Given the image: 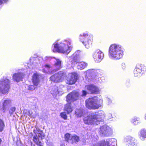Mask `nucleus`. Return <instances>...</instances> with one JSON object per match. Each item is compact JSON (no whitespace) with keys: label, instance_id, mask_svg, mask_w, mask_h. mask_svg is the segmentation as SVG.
Instances as JSON below:
<instances>
[{"label":"nucleus","instance_id":"nucleus-41","mask_svg":"<svg viewBox=\"0 0 146 146\" xmlns=\"http://www.w3.org/2000/svg\"><path fill=\"white\" fill-rule=\"evenodd\" d=\"M72 60H71V62H72Z\"/></svg>","mask_w":146,"mask_h":146},{"label":"nucleus","instance_id":"nucleus-25","mask_svg":"<svg viewBox=\"0 0 146 146\" xmlns=\"http://www.w3.org/2000/svg\"><path fill=\"white\" fill-rule=\"evenodd\" d=\"M140 138L142 140H144L145 138H146V130H141L140 132Z\"/></svg>","mask_w":146,"mask_h":146},{"label":"nucleus","instance_id":"nucleus-35","mask_svg":"<svg viewBox=\"0 0 146 146\" xmlns=\"http://www.w3.org/2000/svg\"><path fill=\"white\" fill-rule=\"evenodd\" d=\"M87 94V92L85 90L82 91V96H85Z\"/></svg>","mask_w":146,"mask_h":146},{"label":"nucleus","instance_id":"nucleus-24","mask_svg":"<svg viewBox=\"0 0 146 146\" xmlns=\"http://www.w3.org/2000/svg\"><path fill=\"white\" fill-rule=\"evenodd\" d=\"M84 110L83 109H79L76 110L75 114L76 117H80L83 115L84 114Z\"/></svg>","mask_w":146,"mask_h":146},{"label":"nucleus","instance_id":"nucleus-11","mask_svg":"<svg viewBox=\"0 0 146 146\" xmlns=\"http://www.w3.org/2000/svg\"><path fill=\"white\" fill-rule=\"evenodd\" d=\"M39 78V76L38 74L36 73L34 74L32 79L33 85H29L28 87V89L32 91L37 88L40 82Z\"/></svg>","mask_w":146,"mask_h":146},{"label":"nucleus","instance_id":"nucleus-5","mask_svg":"<svg viewBox=\"0 0 146 146\" xmlns=\"http://www.w3.org/2000/svg\"><path fill=\"white\" fill-rule=\"evenodd\" d=\"M61 67V61L58 59H56L53 67L49 64H46L44 66L43 70L45 72L52 74L59 70Z\"/></svg>","mask_w":146,"mask_h":146},{"label":"nucleus","instance_id":"nucleus-22","mask_svg":"<svg viewBox=\"0 0 146 146\" xmlns=\"http://www.w3.org/2000/svg\"><path fill=\"white\" fill-rule=\"evenodd\" d=\"M68 103L65 105L64 107V110L68 114L70 113L73 110V108L71 105V102Z\"/></svg>","mask_w":146,"mask_h":146},{"label":"nucleus","instance_id":"nucleus-10","mask_svg":"<svg viewBox=\"0 0 146 146\" xmlns=\"http://www.w3.org/2000/svg\"><path fill=\"white\" fill-rule=\"evenodd\" d=\"M146 71V66L139 64L137 65L134 71V74L135 77L139 78L143 74V72Z\"/></svg>","mask_w":146,"mask_h":146},{"label":"nucleus","instance_id":"nucleus-28","mask_svg":"<svg viewBox=\"0 0 146 146\" xmlns=\"http://www.w3.org/2000/svg\"><path fill=\"white\" fill-rule=\"evenodd\" d=\"M65 138L66 141H68L69 140L72 139V137L70 136V134L67 133L65 135Z\"/></svg>","mask_w":146,"mask_h":146},{"label":"nucleus","instance_id":"nucleus-15","mask_svg":"<svg viewBox=\"0 0 146 146\" xmlns=\"http://www.w3.org/2000/svg\"><path fill=\"white\" fill-rule=\"evenodd\" d=\"M79 97L78 93L76 91H73L67 96L66 100L67 102H71L78 99Z\"/></svg>","mask_w":146,"mask_h":146},{"label":"nucleus","instance_id":"nucleus-36","mask_svg":"<svg viewBox=\"0 0 146 146\" xmlns=\"http://www.w3.org/2000/svg\"><path fill=\"white\" fill-rule=\"evenodd\" d=\"M107 100L108 101V103L109 104H110L112 103V101L110 98H107Z\"/></svg>","mask_w":146,"mask_h":146},{"label":"nucleus","instance_id":"nucleus-34","mask_svg":"<svg viewBox=\"0 0 146 146\" xmlns=\"http://www.w3.org/2000/svg\"><path fill=\"white\" fill-rule=\"evenodd\" d=\"M121 67L122 68L123 70L125 69L127 67V66L125 63H122Z\"/></svg>","mask_w":146,"mask_h":146},{"label":"nucleus","instance_id":"nucleus-20","mask_svg":"<svg viewBox=\"0 0 146 146\" xmlns=\"http://www.w3.org/2000/svg\"><path fill=\"white\" fill-rule=\"evenodd\" d=\"M64 87L63 86H60L59 87L56 86L53 87L51 91V94L54 97H56L59 93L62 92V88Z\"/></svg>","mask_w":146,"mask_h":146},{"label":"nucleus","instance_id":"nucleus-14","mask_svg":"<svg viewBox=\"0 0 146 146\" xmlns=\"http://www.w3.org/2000/svg\"><path fill=\"white\" fill-rule=\"evenodd\" d=\"M116 144V140L114 138L108 139L106 141H102L94 146H115Z\"/></svg>","mask_w":146,"mask_h":146},{"label":"nucleus","instance_id":"nucleus-27","mask_svg":"<svg viewBox=\"0 0 146 146\" xmlns=\"http://www.w3.org/2000/svg\"><path fill=\"white\" fill-rule=\"evenodd\" d=\"M131 122L134 125H137L140 122V119L136 117H134L131 120Z\"/></svg>","mask_w":146,"mask_h":146},{"label":"nucleus","instance_id":"nucleus-13","mask_svg":"<svg viewBox=\"0 0 146 146\" xmlns=\"http://www.w3.org/2000/svg\"><path fill=\"white\" fill-rule=\"evenodd\" d=\"M104 56L103 52L99 49H97L94 51L92 54L94 61L97 62H100L103 58Z\"/></svg>","mask_w":146,"mask_h":146},{"label":"nucleus","instance_id":"nucleus-21","mask_svg":"<svg viewBox=\"0 0 146 146\" xmlns=\"http://www.w3.org/2000/svg\"><path fill=\"white\" fill-rule=\"evenodd\" d=\"M24 76L23 73L19 72L13 74V78L14 81L18 82L22 80Z\"/></svg>","mask_w":146,"mask_h":146},{"label":"nucleus","instance_id":"nucleus-9","mask_svg":"<svg viewBox=\"0 0 146 146\" xmlns=\"http://www.w3.org/2000/svg\"><path fill=\"white\" fill-rule=\"evenodd\" d=\"M66 74L62 72H60L52 76L50 78V80L55 82H62L65 78Z\"/></svg>","mask_w":146,"mask_h":146},{"label":"nucleus","instance_id":"nucleus-38","mask_svg":"<svg viewBox=\"0 0 146 146\" xmlns=\"http://www.w3.org/2000/svg\"><path fill=\"white\" fill-rule=\"evenodd\" d=\"M109 115H110V118H111V117H112V115H111V114H109Z\"/></svg>","mask_w":146,"mask_h":146},{"label":"nucleus","instance_id":"nucleus-29","mask_svg":"<svg viewBox=\"0 0 146 146\" xmlns=\"http://www.w3.org/2000/svg\"><path fill=\"white\" fill-rule=\"evenodd\" d=\"M16 108L14 107H12L9 110V112L10 116L12 115L14 112L15 111Z\"/></svg>","mask_w":146,"mask_h":146},{"label":"nucleus","instance_id":"nucleus-12","mask_svg":"<svg viewBox=\"0 0 146 146\" xmlns=\"http://www.w3.org/2000/svg\"><path fill=\"white\" fill-rule=\"evenodd\" d=\"M99 133L101 136H108L111 134L112 129L108 126L104 125L100 127Z\"/></svg>","mask_w":146,"mask_h":146},{"label":"nucleus","instance_id":"nucleus-4","mask_svg":"<svg viewBox=\"0 0 146 146\" xmlns=\"http://www.w3.org/2000/svg\"><path fill=\"white\" fill-rule=\"evenodd\" d=\"M102 102V99L97 97H94L86 100V106L90 109H97L101 106Z\"/></svg>","mask_w":146,"mask_h":146},{"label":"nucleus","instance_id":"nucleus-30","mask_svg":"<svg viewBox=\"0 0 146 146\" xmlns=\"http://www.w3.org/2000/svg\"><path fill=\"white\" fill-rule=\"evenodd\" d=\"M4 126V124L3 121L1 119H0V131H2L3 129Z\"/></svg>","mask_w":146,"mask_h":146},{"label":"nucleus","instance_id":"nucleus-40","mask_svg":"<svg viewBox=\"0 0 146 146\" xmlns=\"http://www.w3.org/2000/svg\"><path fill=\"white\" fill-rule=\"evenodd\" d=\"M88 72H89V71H88V70L87 71V73Z\"/></svg>","mask_w":146,"mask_h":146},{"label":"nucleus","instance_id":"nucleus-8","mask_svg":"<svg viewBox=\"0 0 146 146\" xmlns=\"http://www.w3.org/2000/svg\"><path fill=\"white\" fill-rule=\"evenodd\" d=\"M9 82V80L6 78L0 80V94H5L8 92Z\"/></svg>","mask_w":146,"mask_h":146},{"label":"nucleus","instance_id":"nucleus-2","mask_svg":"<svg viewBox=\"0 0 146 146\" xmlns=\"http://www.w3.org/2000/svg\"><path fill=\"white\" fill-rule=\"evenodd\" d=\"M104 112L102 111L93 112L84 118V123L88 125H98L99 122L104 117Z\"/></svg>","mask_w":146,"mask_h":146},{"label":"nucleus","instance_id":"nucleus-19","mask_svg":"<svg viewBox=\"0 0 146 146\" xmlns=\"http://www.w3.org/2000/svg\"><path fill=\"white\" fill-rule=\"evenodd\" d=\"M85 88L91 94H97L100 92L99 88L94 85H87Z\"/></svg>","mask_w":146,"mask_h":146},{"label":"nucleus","instance_id":"nucleus-17","mask_svg":"<svg viewBox=\"0 0 146 146\" xmlns=\"http://www.w3.org/2000/svg\"><path fill=\"white\" fill-rule=\"evenodd\" d=\"M11 105V100L9 99L4 100L2 102V107L0 108L1 112H5L7 110L8 108Z\"/></svg>","mask_w":146,"mask_h":146},{"label":"nucleus","instance_id":"nucleus-7","mask_svg":"<svg viewBox=\"0 0 146 146\" xmlns=\"http://www.w3.org/2000/svg\"><path fill=\"white\" fill-rule=\"evenodd\" d=\"M34 132L36 134L33 137V141L38 146H42V143L40 141L44 137V134L43 132L39 128H36V129L34 130Z\"/></svg>","mask_w":146,"mask_h":146},{"label":"nucleus","instance_id":"nucleus-6","mask_svg":"<svg viewBox=\"0 0 146 146\" xmlns=\"http://www.w3.org/2000/svg\"><path fill=\"white\" fill-rule=\"evenodd\" d=\"M93 36L92 35H88L86 33H83L82 35L80 34L79 36V39L87 48H89L91 46L93 41Z\"/></svg>","mask_w":146,"mask_h":146},{"label":"nucleus","instance_id":"nucleus-31","mask_svg":"<svg viewBox=\"0 0 146 146\" xmlns=\"http://www.w3.org/2000/svg\"><path fill=\"white\" fill-rule=\"evenodd\" d=\"M72 140L73 141H74L75 142H77L79 140V137L76 136H74L72 137Z\"/></svg>","mask_w":146,"mask_h":146},{"label":"nucleus","instance_id":"nucleus-18","mask_svg":"<svg viewBox=\"0 0 146 146\" xmlns=\"http://www.w3.org/2000/svg\"><path fill=\"white\" fill-rule=\"evenodd\" d=\"M125 141L129 146H137V140L130 136H128L125 137Z\"/></svg>","mask_w":146,"mask_h":146},{"label":"nucleus","instance_id":"nucleus-39","mask_svg":"<svg viewBox=\"0 0 146 146\" xmlns=\"http://www.w3.org/2000/svg\"><path fill=\"white\" fill-rule=\"evenodd\" d=\"M145 119L146 120V114H145Z\"/></svg>","mask_w":146,"mask_h":146},{"label":"nucleus","instance_id":"nucleus-3","mask_svg":"<svg viewBox=\"0 0 146 146\" xmlns=\"http://www.w3.org/2000/svg\"><path fill=\"white\" fill-rule=\"evenodd\" d=\"M123 52L122 46L119 44H112L110 46L109 49V56L112 59H120L122 57Z\"/></svg>","mask_w":146,"mask_h":146},{"label":"nucleus","instance_id":"nucleus-23","mask_svg":"<svg viewBox=\"0 0 146 146\" xmlns=\"http://www.w3.org/2000/svg\"><path fill=\"white\" fill-rule=\"evenodd\" d=\"M77 68L78 70H81L85 68L87 65V63L83 62H77Z\"/></svg>","mask_w":146,"mask_h":146},{"label":"nucleus","instance_id":"nucleus-32","mask_svg":"<svg viewBox=\"0 0 146 146\" xmlns=\"http://www.w3.org/2000/svg\"><path fill=\"white\" fill-rule=\"evenodd\" d=\"M60 116L65 119H67V116L65 112L61 113L60 114Z\"/></svg>","mask_w":146,"mask_h":146},{"label":"nucleus","instance_id":"nucleus-33","mask_svg":"<svg viewBox=\"0 0 146 146\" xmlns=\"http://www.w3.org/2000/svg\"><path fill=\"white\" fill-rule=\"evenodd\" d=\"M9 0H0V5L6 3Z\"/></svg>","mask_w":146,"mask_h":146},{"label":"nucleus","instance_id":"nucleus-26","mask_svg":"<svg viewBox=\"0 0 146 146\" xmlns=\"http://www.w3.org/2000/svg\"><path fill=\"white\" fill-rule=\"evenodd\" d=\"M80 54V51H76L71 56V58L73 60H75L77 59L78 56H79Z\"/></svg>","mask_w":146,"mask_h":146},{"label":"nucleus","instance_id":"nucleus-37","mask_svg":"<svg viewBox=\"0 0 146 146\" xmlns=\"http://www.w3.org/2000/svg\"><path fill=\"white\" fill-rule=\"evenodd\" d=\"M28 115L30 116H31V115H32V112H31L30 111H29L28 112Z\"/></svg>","mask_w":146,"mask_h":146},{"label":"nucleus","instance_id":"nucleus-1","mask_svg":"<svg viewBox=\"0 0 146 146\" xmlns=\"http://www.w3.org/2000/svg\"><path fill=\"white\" fill-rule=\"evenodd\" d=\"M71 42V40L69 39L61 42H55L52 46V50L54 52L68 54L70 52L72 48V46H70Z\"/></svg>","mask_w":146,"mask_h":146},{"label":"nucleus","instance_id":"nucleus-16","mask_svg":"<svg viewBox=\"0 0 146 146\" xmlns=\"http://www.w3.org/2000/svg\"><path fill=\"white\" fill-rule=\"evenodd\" d=\"M77 78L78 76L76 74L70 73L68 75L66 83L69 84H73L76 82Z\"/></svg>","mask_w":146,"mask_h":146}]
</instances>
